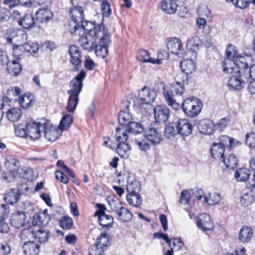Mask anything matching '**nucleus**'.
Wrapping results in <instances>:
<instances>
[{
	"label": "nucleus",
	"instance_id": "1",
	"mask_svg": "<svg viewBox=\"0 0 255 255\" xmlns=\"http://www.w3.org/2000/svg\"><path fill=\"white\" fill-rule=\"evenodd\" d=\"M86 75L85 71L81 70L70 82V89L67 91V94L69 96L66 106V110L70 113L73 112L78 105L79 95L82 91L83 81L85 78Z\"/></svg>",
	"mask_w": 255,
	"mask_h": 255
},
{
	"label": "nucleus",
	"instance_id": "2",
	"mask_svg": "<svg viewBox=\"0 0 255 255\" xmlns=\"http://www.w3.org/2000/svg\"><path fill=\"white\" fill-rule=\"evenodd\" d=\"M185 91L183 82H176L170 86L168 89H163V94L167 104L172 109L177 110L180 107V104L177 103L175 97L181 96Z\"/></svg>",
	"mask_w": 255,
	"mask_h": 255
},
{
	"label": "nucleus",
	"instance_id": "3",
	"mask_svg": "<svg viewBox=\"0 0 255 255\" xmlns=\"http://www.w3.org/2000/svg\"><path fill=\"white\" fill-rule=\"evenodd\" d=\"M226 53L229 57H233L234 61L236 64L237 72L244 75L249 68V63L252 61V57L249 56H243L238 54L236 47L232 44H229L227 46Z\"/></svg>",
	"mask_w": 255,
	"mask_h": 255
},
{
	"label": "nucleus",
	"instance_id": "4",
	"mask_svg": "<svg viewBox=\"0 0 255 255\" xmlns=\"http://www.w3.org/2000/svg\"><path fill=\"white\" fill-rule=\"evenodd\" d=\"M120 128H117L116 129V140L119 142L117 144L116 148L118 154L123 158H128L131 149L130 145L129 143L128 138L130 135L128 134L125 130Z\"/></svg>",
	"mask_w": 255,
	"mask_h": 255
},
{
	"label": "nucleus",
	"instance_id": "5",
	"mask_svg": "<svg viewBox=\"0 0 255 255\" xmlns=\"http://www.w3.org/2000/svg\"><path fill=\"white\" fill-rule=\"evenodd\" d=\"M181 107L186 115L190 117H195L200 113L203 104L200 100L192 97L185 99L182 102Z\"/></svg>",
	"mask_w": 255,
	"mask_h": 255
},
{
	"label": "nucleus",
	"instance_id": "6",
	"mask_svg": "<svg viewBox=\"0 0 255 255\" xmlns=\"http://www.w3.org/2000/svg\"><path fill=\"white\" fill-rule=\"evenodd\" d=\"M83 30L84 33H91L96 38L101 36L108 31V29L103 24L96 25L93 22L90 21H83L80 24V27L78 28L77 31L79 29Z\"/></svg>",
	"mask_w": 255,
	"mask_h": 255
},
{
	"label": "nucleus",
	"instance_id": "7",
	"mask_svg": "<svg viewBox=\"0 0 255 255\" xmlns=\"http://www.w3.org/2000/svg\"><path fill=\"white\" fill-rule=\"evenodd\" d=\"M73 7L70 10V14L72 21L74 23V30L71 31V33L76 34L77 29L80 27V24L84 19V10L82 5L84 2L78 3L77 0H71Z\"/></svg>",
	"mask_w": 255,
	"mask_h": 255
},
{
	"label": "nucleus",
	"instance_id": "8",
	"mask_svg": "<svg viewBox=\"0 0 255 255\" xmlns=\"http://www.w3.org/2000/svg\"><path fill=\"white\" fill-rule=\"evenodd\" d=\"M99 41L95 45L94 49L96 55L102 58H105L108 53V47L111 43V36L109 31L98 37Z\"/></svg>",
	"mask_w": 255,
	"mask_h": 255
},
{
	"label": "nucleus",
	"instance_id": "9",
	"mask_svg": "<svg viewBox=\"0 0 255 255\" xmlns=\"http://www.w3.org/2000/svg\"><path fill=\"white\" fill-rule=\"evenodd\" d=\"M45 123L46 119H42L40 122H30L26 125L27 132L28 136L33 139L38 138L42 132L43 129L45 128Z\"/></svg>",
	"mask_w": 255,
	"mask_h": 255
},
{
	"label": "nucleus",
	"instance_id": "10",
	"mask_svg": "<svg viewBox=\"0 0 255 255\" xmlns=\"http://www.w3.org/2000/svg\"><path fill=\"white\" fill-rule=\"evenodd\" d=\"M99 209L96 211L95 216H98L99 221L104 229H109L113 227L114 218L105 213V207L103 205L99 204Z\"/></svg>",
	"mask_w": 255,
	"mask_h": 255
},
{
	"label": "nucleus",
	"instance_id": "11",
	"mask_svg": "<svg viewBox=\"0 0 255 255\" xmlns=\"http://www.w3.org/2000/svg\"><path fill=\"white\" fill-rule=\"evenodd\" d=\"M248 82V79H245L243 74L236 72L229 79L228 86L230 89L240 90L244 87L246 82Z\"/></svg>",
	"mask_w": 255,
	"mask_h": 255
},
{
	"label": "nucleus",
	"instance_id": "12",
	"mask_svg": "<svg viewBox=\"0 0 255 255\" xmlns=\"http://www.w3.org/2000/svg\"><path fill=\"white\" fill-rule=\"evenodd\" d=\"M145 138L153 145L159 144L162 140V135L157 128L150 126L145 131Z\"/></svg>",
	"mask_w": 255,
	"mask_h": 255
},
{
	"label": "nucleus",
	"instance_id": "13",
	"mask_svg": "<svg viewBox=\"0 0 255 255\" xmlns=\"http://www.w3.org/2000/svg\"><path fill=\"white\" fill-rule=\"evenodd\" d=\"M168 50L172 53L176 55L179 57H184L186 53L184 52L183 43L181 40L178 38L174 37L168 42L167 44Z\"/></svg>",
	"mask_w": 255,
	"mask_h": 255
},
{
	"label": "nucleus",
	"instance_id": "14",
	"mask_svg": "<svg viewBox=\"0 0 255 255\" xmlns=\"http://www.w3.org/2000/svg\"><path fill=\"white\" fill-rule=\"evenodd\" d=\"M94 35L91 33H83L79 39V44L82 48L85 50L92 51L95 45Z\"/></svg>",
	"mask_w": 255,
	"mask_h": 255
},
{
	"label": "nucleus",
	"instance_id": "15",
	"mask_svg": "<svg viewBox=\"0 0 255 255\" xmlns=\"http://www.w3.org/2000/svg\"><path fill=\"white\" fill-rule=\"evenodd\" d=\"M197 225L203 232L210 231L214 226L210 216L207 214H202L197 218Z\"/></svg>",
	"mask_w": 255,
	"mask_h": 255
},
{
	"label": "nucleus",
	"instance_id": "16",
	"mask_svg": "<svg viewBox=\"0 0 255 255\" xmlns=\"http://www.w3.org/2000/svg\"><path fill=\"white\" fill-rule=\"evenodd\" d=\"M154 116L156 123H164L169 118V109L165 106H157L154 108Z\"/></svg>",
	"mask_w": 255,
	"mask_h": 255
},
{
	"label": "nucleus",
	"instance_id": "17",
	"mask_svg": "<svg viewBox=\"0 0 255 255\" xmlns=\"http://www.w3.org/2000/svg\"><path fill=\"white\" fill-rule=\"evenodd\" d=\"M69 53L71 56L70 62L74 66L73 71H78L81 65L80 51L78 47L72 45L69 47Z\"/></svg>",
	"mask_w": 255,
	"mask_h": 255
},
{
	"label": "nucleus",
	"instance_id": "18",
	"mask_svg": "<svg viewBox=\"0 0 255 255\" xmlns=\"http://www.w3.org/2000/svg\"><path fill=\"white\" fill-rule=\"evenodd\" d=\"M9 213L10 210L8 205L0 204V232L1 233H6L9 231V227L5 222V220L8 218Z\"/></svg>",
	"mask_w": 255,
	"mask_h": 255
},
{
	"label": "nucleus",
	"instance_id": "19",
	"mask_svg": "<svg viewBox=\"0 0 255 255\" xmlns=\"http://www.w3.org/2000/svg\"><path fill=\"white\" fill-rule=\"evenodd\" d=\"M50 219V217L47 213V210L45 209L43 212L34 214L32 223L33 226H38L40 228L47 225Z\"/></svg>",
	"mask_w": 255,
	"mask_h": 255
},
{
	"label": "nucleus",
	"instance_id": "20",
	"mask_svg": "<svg viewBox=\"0 0 255 255\" xmlns=\"http://www.w3.org/2000/svg\"><path fill=\"white\" fill-rule=\"evenodd\" d=\"M155 98L154 91L144 87L138 92L139 104H148L154 101Z\"/></svg>",
	"mask_w": 255,
	"mask_h": 255
},
{
	"label": "nucleus",
	"instance_id": "21",
	"mask_svg": "<svg viewBox=\"0 0 255 255\" xmlns=\"http://www.w3.org/2000/svg\"><path fill=\"white\" fill-rule=\"evenodd\" d=\"M178 133L183 136H187L192 131L191 124L186 119H179L176 122Z\"/></svg>",
	"mask_w": 255,
	"mask_h": 255
},
{
	"label": "nucleus",
	"instance_id": "22",
	"mask_svg": "<svg viewBox=\"0 0 255 255\" xmlns=\"http://www.w3.org/2000/svg\"><path fill=\"white\" fill-rule=\"evenodd\" d=\"M4 166L13 175L17 173L20 167L18 160L11 155L6 156Z\"/></svg>",
	"mask_w": 255,
	"mask_h": 255
},
{
	"label": "nucleus",
	"instance_id": "23",
	"mask_svg": "<svg viewBox=\"0 0 255 255\" xmlns=\"http://www.w3.org/2000/svg\"><path fill=\"white\" fill-rule=\"evenodd\" d=\"M11 224L15 228L22 227L26 221V215L22 211H17L12 214L10 218Z\"/></svg>",
	"mask_w": 255,
	"mask_h": 255
},
{
	"label": "nucleus",
	"instance_id": "24",
	"mask_svg": "<svg viewBox=\"0 0 255 255\" xmlns=\"http://www.w3.org/2000/svg\"><path fill=\"white\" fill-rule=\"evenodd\" d=\"M254 237L253 229L248 226H243L238 233V239L243 243H249Z\"/></svg>",
	"mask_w": 255,
	"mask_h": 255
},
{
	"label": "nucleus",
	"instance_id": "25",
	"mask_svg": "<svg viewBox=\"0 0 255 255\" xmlns=\"http://www.w3.org/2000/svg\"><path fill=\"white\" fill-rule=\"evenodd\" d=\"M21 195V192L18 189H10L5 194L3 199L7 203L13 205L19 200Z\"/></svg>",
	"mask_w": 255,
	"mask_h": 255
},
{
	"label": "nucleus",
	"instance_id": "26",
	"mask_svg": "<svg viewBox=\"0 0 255 255\" xmlns=\"http://www.w3.org/2000/svg\"><path fill=\"white\" fill-rule=\"evenodd\" d=\"M45 125V128L42 131L44 132L45 138L50 141L56 140L59 136L58 129L55 127L50 126L47 120Z\"/></svg>",
	"mask_w": 255,
	"mask_h": 255
},
{
	"label": "nucleus",
	"instance_id": "27",
	"mask_svg": "<svg viewBox=\"0 0 255 255\" xmlns=\"http://www.w3.org/2000/svg\"><path fill=\"white\" fill-rule=\"evenodd\" d=\"M40 246L33 241H25L22 246L23 252L26 255H38Z\"/></svg>",
	"mask_w": 255,
	"mask_h": 255
},
{
	"label": "nucleus",
	"instance_id": "28",
	"mask_svg": "<svg viewBox=\"0 0 255 255\" xmlns=\"http://www.w3.org/2000/svg\"><path fill=\"white\" fill-rule=\"evenodd\" d=\"M198 129L200 132L204 134H212L215 130L213 123L209 120L201 121L198 126Z\"/></svg>",
	"mask_w": 255,
	"mask_h": 255
},
{
	"label": "nucleus",
	"instance_id": "29",
	"mask_svg": "<svg viewBox=\"0 0 255 255\" xmlns=\"http://www.w3.org/2000/svg\"><path fill=\"white\" fill-rule=\"evenodd\" d=\"M177 0H162L161 2V9L166 13L172 14L175 13Z\"/></svg>",
	"mask_w": 255,
	"mask_h": 255
},
{
	"label": "nucleus",
	"instance_id": "30",
	"mask_svg": "<svg viewBox=\"0 0 255 255\" xmlns=\"http://www.w3.org/2000/svg\"><path fill=\"white\" fill-rule=\"evenodd\" d=\"M225 149L221 144L217 143L212 144L210 148V153L212 157L216 160H221L225 156Z\"/></svg>",
	"mask_w": 255,
	"mask_h": 255
},
{
	"label": "nucleus",
	"instance_id": "31",
	"mask_svg": "<svg viewBox=\"0 0 255 255\" xmlns=\"http://www.w3.org/2000/svg\"><path fill=\"white\" fill-rule=\"evenodd\" d=\"M37 20L40 23H46L53 17L52 11L47 8L39 9L36 12Z\"/></svg>",
	"mask_w": 255,
	"mask_h": 255
},
{
	"label": "nucleus",
	"instance_id": "32",
	"mask_svg": "<svg viewBox=\"0 0 255 255\" xmlns=\"http://www.w3.org/2000/svg\"><path fill=\"white\" fill-rule=\"evenodd\" d=\"M218 144H221L223 146L224 148H233L236 145L241 144V142L238 140L235 141L233 137H230L227 135H222L219 139V142L217 143Z\"/></svg>",
	"mask_w": 255,
	"mask_h": 255
},
{
	"label": "nucleus",
	"instance_id": "33",
	"mask_svg": "<svg viewBox=\"0 0 255 255\" xmlns=\"http://www.w3.org/2000/svg\"><path fill=\"white\" fill-rule=\"evenodd\" d=\"M180 68L182 71L188 75L194 72L196 68L195 62L190 59H185L180 62Z\"/></svg>",
	"mask_w": 255,
	"mask_h": 255
},
{
	"label": "nucleus",
	"instance_id": "34",
	"mask_svg": "<svg viewBox=\"0 0 255 255\" xmlns=\"http://www.w3.org/2000/svg\"><path fill=\"white\" fill-rule=\"evenodd\" d=\"M18 25L24 29H29L35 24V20L31 14H25L18 20Z\"/></svg>",
	"mask_w": 255,
	"mask_h": 255
},
{
	"label": "nucleus",
	"instance_id": "35",
	"mask_svg": "<svg viewBox=\"0 0 255 255\" xmlns=\"http://www.w3.org/2000/svg\"><path fill=\"white\" fill-rule=\"evenodd\" d=\"M138 54L139 55L137 57V59L140 61L143 62H148L152 64H161V59L151 58L149 53L145 50H139Z\"/></svg>",
	"mask_w": 255,
	"mask_h": 255
},
{
	"label": "nucleus",
	"instance_id": "36",
	"mask_svg": "<svg viewBox=\"0 0 255 255\" xmlns=\"http://www.w3.org/2000/svg\"><path fill=\"white\" fill-rule=\"evenodd\" d=\"M223 72L225 73H233L237 72L235 62L233 57H229L226 55V58L223 62Z\"/></svg>",
	"mask_w": 255,
	"mask_h": 255
},
{
	"label": "nucleus",
	"instance_id": "37",
	"mask_svg": "<svg viewBox=\"0 0 255 255\" xmlns=\"http://www.w3.org/2000/svg\"><path fill=\"white\" fill-rule=\"evenodd\" d=\"M123 131V130H125V132H127L128 134L130 135V134H137L141 133L143 131V128L142 125L136 122H131L130 124L127 127L126 129H125L124 128H120Z\"/></svg>",
	"mask_w": 255,
	"mask_h": 255
},
{
	"label": "nucleus",
	"instance_id": "38",
	"mask_svg": "<svg viewBox=\"0 0 255 255\" xmlns=\"http://www.w3.org/2000/svg\"><path fill=\"white\" fill-rule=\"evenodd\" d=\"M131 116L128 109L121 111L118 116L120 125L123 127H128L131 122Z\"/></svg>",
	"mask_w": 255,
	"mask_h": 255
},
{
	"label": "nucleus",
	"instance_id": "39",
	"mask_svg": "<svg viewBox=\"0 0 255 255\" xmlns=\"http://www.w3.org/2000/svg\"><path fill=\"white\" fill-rule=\"evenodd\" d=\"M22 66L17 60H12L10 63L7 65V70L8 73L13 76H17L22 70Z\"/></svg>",
	"mask_w": 255,
	"mask_h": 255
},
{
	"label": "nucleus",
	"instance_id": "40",
	"mask_svg": "<svg viewBox=\"0 0 255 255\" xmlns=\"http://www.w3.org/2000/svg\"><path fill=\"white\" fill-rule=\"evenodd\" d=\"M115 211L118 215L119 219L123 222H128L132 218V213L123 206H121L119 209H115Z\"/></svg>",
	"mask_w": 255,
	"mask_h": 255
},
{
	"label": "nucleus",
	"instance_id": "41",
	"mask_svg": "<svg viewBox=\"0 0 255 255\" xmlns=\"http://www.w3.org/2000/svg\"><path fill=\"white\" fill-rule=\"evenodd\" d=\"M49 237V232L48 230L43 228H39L38 229H35L34 239L37 240L40 243H45Z\"/></svg>",
	"mask_w": 255,
	"mask_h": 255
},
{
	"label": "nucleus",
	"instance_id": "42",
	"mask_svg": "<svg viewBox=\"0 0 255 255\" xmlns=\"http://www.w3.org/2000/svg\"><path fill=\"white\" fill-rule=\"evenodd\" d=\"M221 161L227 168L233 169L237 166L238 162V158L233 154H230L226 157L224 156Z\"/></svg>",
	"mask_w": 255,
	"mask_h": 255
},
{
	"label": "nucleus",
	"instance_id": "43",
	"mask_svg": "<svg viewBox=\"0 0 255 255\" xmlns=\"http://www.w3.org/2000/svg\"><path fill=\"white\" fill-rule=\"evenodd\" d=\"M12 48L13 55L17 60H20L27 54L24 44L22 45L13 44Z\"/></svg>",
	"mask_w": 255,
	"mask_h": 255
},
{
	"label": "nucleus",
	"instance_id": "44",
	"mask_svg": "<svg viewBox=\"0 0 255 255\" xmlns=\"http://www.w3.org/2000/svg\"><path fill=\"white\" fill-rule=\"evenodd\" d=\"M220 200V195L216 192L210 193L208 195L204 196V202L209 205L217 204L219 203Z\"/></svg>",
	"mask_w": 255,
	"mask_h": 255
},
{
	"label": "nucleus",
	"instance_id": "45",
	"mask_svg": "<svg viewBox=\"0 0 255 255\" xmlns=\"http://www.w3.org/2000/svg\"><path fill=\"white\" fill-rule=\"evenodd\" d=\"M21 116V110L19 108H10L6 112V117L7 119L11 122H15L18 121Z\"/></svg>",
	"mask_w": 255,
	"mask_h": 255
},
{
	"label": "nucleus",
	"instance_id": "46",
	"mask_svg": "<svg viewBox=\"0 0 255 255\" xmlns=\"http://www.w3.org/2000/svg\"><path fill=\"white\" fill-rule=\"evenodd\" d=\"M128 202L131 205L138 207L140 206L142 202L141 196L138 193L129 194L127 195Z\"/></svg>",
	"mask_w": 255,
	"mask_h": 255
},
{
	"label": "nucleus",
	"instance_id": "47",
	"mask_svg": "<svg viewBox=\"0 0 255 255\" xmlns=\"http://www.w3.org/2000/svg\"><path fill=\"white\" fill-rule=\"evenodd\" d=\"M250 174V172L248 169L241 168L235 172V177L239 181H245L249 179Z\"/></svg>",
	"mask_w": 255,
	"mask_h": 255
},
{
	"label": "nucleus",
	"instance_id": "48",
	"mask_svg": "<svg viewBox=\"0 0 255 255\" xmlns=\"http://www.w3.org/2000/svg\"><path fill=\"white\" fill-rule=\"evenodd\" d=\"M177 133H178L176 123L166 125L164 129V135L166 138H170L174 137Z\"/></svg>",
	"mask_w": 255,
	"mask_h": 255
},
{
	"label": "nucleus",
	"instance_id": "49",
	"mask_svg": "<svg viewBox=\"0 0 255 255\" xmlns=\"http://www.w3.org/2000/svg\"><path fill=\"white\" fill-rule=\"evenodd\" d=\"M203 44V43L201 39L197 36H194L189 39L187 43V46L194 51L201 47Z\"/></svg>",
	"mask_w": 255,
	"mask_h": 255
},
{
	"label": "nucleus",
	"instance_id": "50",
	"mask_svg": "<svg viewBox=\"0 0 255 255\" xmlns=\"http://www.w3.org/2000/svg\"><path fill=\"white\" fill-rule=\"evenodd\" d=\"M33 101V96L31 94H25L18 98L19 104L23 109L28 108Z\"/></svg>",
	"mask_w": 255,
	"mask_h": 255
},
{
	"label": "nucleus",
	"instance_id": "51",
	"mask_svg": "<svg viewBox=\"0 0 255 255\" xmlns=\"http://www.w3.org/2000/svg\"><path fill=\"white\" fill-rule=\"evenodd\" d=\"M110 236L107 233H102L97 239L96 245L99 247L107 250L109 244Z\"/></svg>",
	"mask_w": 255,
	"mask_h": 255
},
{
	"label": "nucleus",
	"instance_id": "52",
	"mask_svg": "<svg viewBox=\"0 0 255 255\" xmlns=\"http://www.w3.org/2000/svg\"><path fill=\"white\" fill-rule=\"evenodd\" d=\"M35 229L33 227L23 229L20 234V238L23 241L34 239Z\"/></svg>",
	"mask_w": 255,
	"mask_h": 255
},
{
	"label": "nucleus",
	"instance_id": "53",
	"mask_svg": "<svg viewBox=\"0 0 255 255\" xmlns=\"http://www.w3.org/2000/svg\"><path fill=\"white\" fill-rule=\"evenodd\" d=\"M73 122V116L70 114L64 116L59 124V128L61 130L67 129Z\"/></svg>",
	"mask_w": 255,
	"mask_h": 255
},
{
	"label": "nucleus",
	"instance_id": "54",
	"mask_svg": "<svg viewBox=\"0 0 255 255\" xmlns=\"http://www.w3.org/2000/svg\"><path fill=\"white\" fill-rule=\"evenodd\" d=\"M141 189L140 183L135 180L128 183L127 186V191L129 194L139 193Z\"/></svg>",
	"mask_w": 255,
	"mask_h": 255
},
{
	"label": "nucleus",
	"instance_id": "55",
	"mask_svg": "<svg viewBox=\"0 0 255 255\" xmlns=\"http://www.w3.org/2000/svg\"><path fill=\"white\" fill-rule=\"evenodd\" d=\"M60 227L64 230L70 229L73 225V221L69 217L64 216L59 221Z\"/></svg>",
	"mask_w": 255,
	"mask_h": 255
},
{
	"label": "nucleus",
	"instance_id": "56",
	"mask_svg": "<svg viewBox=\"0 0 255 255\" xmlns=\"http://www.w3.org/2000/svg\"><path fill=\"white\" fill-rule=\"evenodd\" d=\"M254 200V197L252 193H246L244 194L241 197V203L245 206H248L252 204Z\"/></svg>",
	"mask_w": 255,
	"mask_h": 255
},
{
	"label": "nucleus",
	"instance_id": "57",
	"mask_svg": "<svg viewBox=\"0 0 255 255\" xmlns=\"http://www.w3.org/2000/svg\"><path fill=\"white\" fill-rule=\"evenodd\" d=\"M101 6L103 16L109 17L112 13V10L109 2L107 0L103 1L102 2Z\"/></svg>",
	"mask_w": 255,
	"mask_h": 255
},
{
	"label": "nucleus",
	"instance_id": "58",
	"mask_svg": "<svg viewBox=\"0 0 255 255\" xmlns=\"http://www.w3.org/2000/svg\"><path fill=\"white\" fill-rule=\"evenodd\" d=\"M169 244V247H170V250L169 251H172V255L173 252V250L176 251H179L182 249L183 246V243L181 241V240L178 238H174L172 241V243H171L170 242Z\"/></svg>",
	"mask_w": 255,
	"mask_h": 255
},
{
	"label": "nucleus",
	"instance_id": "59",
	"mask_svg": "<svg viewBox=\"0 0 255 255\" xmlns=\"http://www.w3.org/2000/svg\"><path fill=\"white\" fill-rule=\"evenodd\" d=\"M105 249L99 247L98 245L95 244L90 247L89 249V255H104Z\"/></svg>",
	"mask_w": 255,
	"mask_h": 255
},
{
	"label": "nucleus",
	"instance_id": "60",
	"mask_svg": "<svg viewBox=\"0 0 255 255\" xmlns=\"http://www.w3.org/2000/svg\"><path fill=\"white\" fill-rule=\"evenodd\" d=\"M26 53H37L39 50V45L37 43L29 42L24 43Z\"/></svg>",
	"mask_w": 255,
	"mask_h": 255
},
{
	"label": "nucleus",
	"instance_id": "61",
	"mask_svg": "<svg viewBox=\"0 0 255 255\" xmlns=\"http://www.w3.org/2000/svg\"><path fill=\"white\" fill-rule=\"evenodd\" d=\"M147 141L145 138L143 139H135V142L138 145L139 149L143 151H146L150 148V145Z\"/></svg>",
	"mask_w": 255,
	"mask_h": 255
},
{
	"label": "nucleus",
	"instance_id": "62",
	"mask_svg": "<svg viewBox=\"0 0 255 255\" xmlns=\"http://www.w3.org/2000/svg\"><path fill=\"white\" fill-rule=\"evenodd\" d=\"M191 196L189 192L187 190H183L180 194V201L183 204L190 205Z\"/></svg>",
	"mask_w": 255,
	"mask_h": 255
},
{
	"label": "nucleus",
	"instance_id": "63",
	"mask_svg": "<svg viewBox=\"0 0 255 255\" xmlns=\"http://www.w3.org/2000/svg\"><path fill=\"white\" fill-rule=\"evenodd\" d=\"M246 143L251 148L255 147V132H252L246 134Z\"/></svg>",
	"mask_w": 255,
	"mask_h": 255
},
{
	"label": "nucleus",
	"instance_id": "64",
	"mask_svg": "<svg viewBox=\"0 0 255 255\" xmlns=\"http://www.w3.org/2000/svg\"><path fill=\"white\" fill-rule=\"evenodd\" d=\"M243 76L248 81L250 80H255V64L251 66Z\"/></svg>",
	"mask_w": 255,
	"mask_h": 255
}]
</instances>
